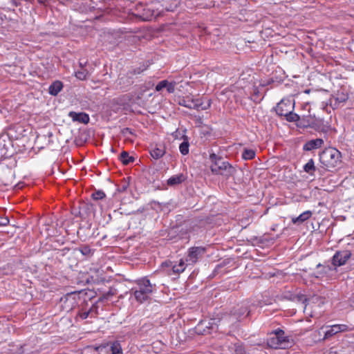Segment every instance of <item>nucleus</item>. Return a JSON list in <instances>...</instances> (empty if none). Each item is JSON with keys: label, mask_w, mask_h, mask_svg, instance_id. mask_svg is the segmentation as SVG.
I'll use <instances>...</instances> for the list:
<instances>
[{"label": "nucleus", "mask_w": 354, "mask_h": 354, "mask_svg": "<svg viewBox=\"0 0 354 354\" xmlns=\"http://www.w3.org/2000/svg\"><path fill=\"white\" fill-rule=\"evenodd\" d=\"M351 257L349 250H340L335 253L331 259V266H324L319 263L317 267L320 268L324 274H330V272H336L338 267L344 266Z\"/></svg>", "instance_id": "obj_1"}, {"label": "nucleus", "mask_w": 354, "mask_h": 354, "mask_svg": "<svg viewBox=\"0 0 354 354\" xmlns=\"http://www.w3.org/2000/svg\"><path fill=\"white\" fill-rule=\"evenodd\" d=\"M322 164L328 169L337 167L341 162V153L335 148L325 149L319 155Z\"/></svg>", "instance_id": "obj_2"}, {"label": "nucleus", "mask_w": 354, "mask_h": 354, "mask_svg": "<svg viewBox=\"0 0 354 354\" xmlns=\"http://www.w3.org/2000/svg\"><path fill=\"white\" fill-rule=\"evenodd\" d=\"M295 102L292 98H284L276 106V112L279 115L285 116L289 122L298 120L299 115L293 113Z\"/></svg>", "instance_id": "obj_3"}, {"label": "nucleus", "mask_w": 354, "mask_h": 354, "mask_svg": "<svg viewBox=\"0 0 354 354\" xmlns=\"http://www.w3.org/2000/svg\"><path fill=\"white\" fill-rule=\"evenodd\" d=\"M138 287L133 291L136 299L140 303L147 301L153 291V286L147 278L137 280Z\"/></svg>", "instance_id": "obj_4"}, {"label": "nucleus", "mask_w": 354, "mask_h": 354, "mask_svg": "<svg viewBox=\"0 0 354 354\" xmlns=\"http://www.w3.org/2000/svg\"><path fill=\"white\" fill-rule=\"evenodd\" d=\"M351 328L346 324H335L332 326H322L316 333L319 336L317 341H323L328 339L339 333H343L350 330Z\"/></svg>", "instance_id": "obj_5"}, {"label": "nucleus", "mask_w": 354, "mask_h": 354, "mask_svg": "<svg viewBox=\"0 0 354 354\" xmlns=\"http://www.w3.org/2000/svg\"><path fill=\"white\" fill-rule=\"evenodd\" d=\"M210 159L212 161V165H211L212 172L225 176H230L232 174L234 169L228 162L223 161L221 158H218L215 154L211 155Z\"/></svg>", "instance_id": "obj_6"}, {"label": "nucleus", "mask_w": 354, "mask_h": 354, "mask_svg": "<svg viewBox=\"0 0 354 354\" xmlns=\"http://www.w3.org/2000/svg\"><path fill=\"white\" fill-rule=\"evenodd\" d=\"M179 104L189 109L207 110L211 106V100H207L206 102H203L202 100L187 96L180 100Z\"/></svg>", "instance_id": "obj_7"}, {"label": "nucleus", "mask_w": 354, "mask_h": 354, "mask_svg": "<svg viewBox=\"0 0 354 354\" xmlns=\"http://www.w3.org/2000/svg\"><path fill=\"white\" fill-rule=\"evenodd\" d=\"M188 264L181 259L178 262L173 263L171 261H165L162 263V268L164 271L169 275L179 274L183 272Z\"/></svg>", "instance_id": "obj_8"}, {"label": "nucleus", "mask_w": 354, "mask_h": 354, "mask_svg": "<svg viewBox=\"0 0 354 354\" xmlns=\"http://www.w3.org/2000/svg\"><path fill=\"white\" fill-rule=\"evenodd\" d=\"M290 342L283 336V333L279 332L270 337L268 340V345L274 348L285 349L288 348Z\"/></svg>", "instance_id": "obj_9"}, {"label": "nucleus", "mask_w": 354, "mask_h": 354, "mask_svg": "<svg viewBox=\"0 0 354 354\" xmlns=\"http://www.w3.org/2000/svg\"><path fill=\"white\" fill-rule=\"evenodd\" d=\"M205 251V250L203 247L191 248L188 251V254L186 258L187 264L193 265L196 263L198 260L203 255Z\"/></svg>", "instance_id": "obj_10"}, {"label": "nucleus", "mask_w": 354, "mask_h": 354, "mask_svg": "<svg viewBox=\"0 0 354 354\" xmlns=\"http://www.w3.org/2000/svg\"><path fill=\"white\" fill-rule=\"evenodd\" d=\"M68 116L74 122H79L83 124H88L89 122V116L85 113L71 111L68 113Z\"/></svg>", "instance_id": "obj_11"}, {"label": "nucleus", "mask_w": 354, "mask_h": 354, "mask_svg": "<svg viewBox=\"0 0 354 354\" xmlns=\"http://www.w3.org/2000/svg\"><path fill=\"white\" fill-rule=\"evenodd\" d=\"M165 153V147L161 145H155L151 150L150 154L154 159H159Z\"/></svg>", "instance_id": "obj_12"}, {"label": "nucleus", "mask_w": 354, "mask_h": 354, "mask_svg": "<svg viewBox=\"0 0 354 354\" xmlns=\"http://www.w3.org/2000/svg\"><path fill=\"white\" fill-rule=\"evenodd\" d=\"M323 143H324L323 140L320 139V138L311 140L307 142L304 145V149L305 151H311L313 149H318L322 147Z\"/></svg>", "instance_id": "obj_13"}, {"label": "nucleus", "mask_w": 354, "mask_h": 354, "mask_svg": "<svg viewBox=\"0 0 354 354\" xmlns=\"http://www.w3.org/2000/svg\"><path fill=\"white\" fill-rule=\"evenodd\" d=\"M311 216L312 212L307 210L301 213L299 216L292 218V222L294 224L302 223L309 219Z\"/></svg>", "instance_id": "obj_14"}, {"label": "nucleus", "mask_w": 354, "mask_h": 354, "mask_svg": "<svg viewBox=\"0 0 354 354\" xmlns=\"http://www.w3.org/2000/svg\"><path fill=\"white\" fill-rule=\"evenodd\" d=\"M157 15L151 10L150 8H145L143 13L140 15V17L144 21H150L156 17Z\"/></svg>", "instance_id": "obj_15"}, {"label": "nucleus", "mask_w": 354, "mask_h": 354, "mask_svg": "<svg viewBox=\"0 0 354 354\" xmlns=\"http://www.w3.org/2000/svg\"><path fill=\"white\" fill-rule=\"evenodd\" d=\"M62 83L59 81L54 82L49 87V93L53 95H56L62 88Z\"/></svg>", "instance_id": "obj_16"}, {"label": "nucleus", "mask_w": 354, "mask_h": 354, "mask_svg": "<svg viewBox=\"0 0 354 354\" xmlns=\"http://www.w3.org/2000/svg\"><path fill=\"white\" fill-rule=\"evenodd\" d=\"M184 176L183 174L171 176L167 180V183L169 185H176L181 183L184 180Z\"/></svg>", "instance_id": "obj_17"}, {"label": "nucleus", "mask_w": 354, "mask_h": 354, "mask_svg": "<svg viewBox=\"0 0 354 354\" xmlns=\"http://www.w3.org/2000/svg\"><path fill=\"white\" fill-rule=\"evenodd\" d=\"M105 349V347H88L84 350L85 354H101Z\"/></svg>", "instance_id": "obj_18"}, {"label": "nucleus", "mask_w": 354, "mask_h": 354, "mask_svg": "<svg viewBox=\"0 0 354 354\" xmlns=\"http://www.w3.org/2000/svg\"><path fill=\"white\" fill-rule=\"evenodd\" d=\"M119 159L124 165H127L133 160V157L130 156L126 151L121 153V154L119 156Z\"/></svg>", "instance_id": "obj_19"}, {"label": "nucleus", "mask_w": 354, "mask_h": 354, "mask_svg": "<svg viewBox=\"0 0 354 354\" xmlns=\"http://www.w3.org/2000/svg\"><path fill=\"white\" fill-rule=\"evenodd\" d=\"M255 156V151L253 149H245L242 154V157L245 160H251Z\"/></svg>", "instance_id": "obj_20"}, {"label": "nucleus", "mask_w": 354, "mask_h": 354, "mask_svg": "<svg viewBox=\"0 0 354 354\" xmlns=\"http://www.w3.org/2000/svg\"><path fill=\"white\" fill-rule=\"evenodd\" d=\"M304 169L306 172L312 174L315 169L314 161L313 159L308 160V162L304 166Z\"/></svg>", "instance_id": "obj_21"}, {"label": "nucleus", "mask_w": 354, "mask_h": 354, "mask_svg": "<svg viewBox=\"0 0 354 354\" xmlns=\"http://www.w3.org/2000/svg\"><path fill=\"white\" fill-rule=\"evenodd\" d=\"M179 150L183 155H187L189 153V144L187 142H183L180 145Z\"/></svg>", "instance_id": "obj_22"}, {"label": "nucleus", "mask_w": 354, "mask_h": 354, "mask_svg": "<svg viewBox=\"0 0 354 354\" xmlns=\"http://www.w3.org/2000/svg\"><path fill=\"white\" fill-rule=\"evenodd\" d=\"M112 354H123L122 348L118 342L112 344Z\"/></svg>", "instance_id": "obj_23"}, {"label": "nucleus", "mask_w": 354, "mask_h": 354, "mask_svg": "<svg viewBox=\"0 0 354 354\" xmlns=\"http://www.w3.org/2000/svg\"><path fill=\"white\" fill-rule=\"evenodd\" d=\"M92 196L95 200H100L105 197V194L101 190H97L92 194Z\"/></svg>", "instance_id": "obj_24"}, {"label": "nucleus", "mask_w": 354, "mask_h": 354, "mask_svg": "<svg viewBox=\"0 0 354 354\" xmlns=\"http://www.w3.org/2000/svg\"><path fill=\"white\" fill-rule=\"evenodd\" d=\"M88 75V72L86 70H82L75 73V77L81 80H85Z\"/></svg>", "instance_id": "obj_25"}, {"label": "nucleus", "mask_w": 354, "mask_h": 354, "mask_svg": "<svg viewBox=\"0 0 354 354\" xmlns=\"http://www.w3.org/2000/svg\"><path fill=\"white\" fill-rule=\"evenodd\" d=\"M348 99V96L347 95L343 93H337V96H336V101L337 102H344L345 101H346Z\"/></svg>", "instance_id": "obj_26"}, {"label": "nucleus", "mask_w": 354, "mask_h": 354, "mask_svg": "<svg viewBox=\"0 0 354 354\" xmlns=\"http://www.w3.org/2000/svg\"><path fill=\"white\" fill-rule=\"evenodd\" d=\"M176 83L174 82H169L167 81V85H166L165 88L167 89L169 93H172L175 91Z\"/></svg>", "instance_id": "obj_27"}, {"label": "nucleus", "mask_w": 354, "mask_h": 354, "mask_svg": "<svg viewBox=\"0 0 354 354\" xmlns=\"http://www.w3.org/2000/svg\"><path fill=\"white\" fill-rule=\"evenodd\" d=\"M166 85H167V80H162L156 85V90L160 91L162 88L166 87Z\"/></svg>", "instance_id": "obj_28"}, {"label": "nucleus", "mask_w": 354, "mask_h": 354, "mask_svg": "<svg viewBox=\"0 0 354 354\" xmlns=\"http://www.w3.org/2000/svg\"><path fill=\"white\" fill-rule=\"evenodd\" d=\"M235 354H246V352L243 346H237L235 348Z\"/></svg>", "instance_id": "obj_29"}, {"label": "nucleus", "mask_w": 354, "mask_h": 354, "mask_svg": "<svg viewBox=\"0 0 354 354\" xmlns=\"http://www.w3.org/2000/svg\"><path fill=\"white\" fill-rule=\"evenodd\" d=\"M9 223V219L7 217L0 216V226H6Z\"/></svg>", "instance_id": "obj_30"}, {"label": "nucleus", "mask_w": 354, "mask_h": 354, "mask_svg": "<svg viewBox=\"0 0 354 354\" xmlns=\"http://www.w3.org/2000/svg\"><path fill=\"white\" fill-rule=\"evenodd\" d=\"M88 314H89V311H84V312L80 313L79 314V316L82 319H85L88 317Z\"/></svg>", "instance_id": "obj_31"}, {"label": "nucleus", "mask_w": 354, "mask_h": 354, "mask_svg": "<svg viewBox=\"0 0 354 354\" xmlns=\"http://www.w3.org/2000/svg\"><path fill=\"white\" fill-rule=\"evenodd\" d=\"M246 313H247V309L245 308H244V309H243L241 310V312H239V313H234V315L238 319V318H240L242 315H243Z\"/></svg>", "instance_id": "obj_32"}, {"label": "nucleus", "mask_w": 354, "mask_h": 354, "mask_svg": "<svg viewBox=\"0 0 354 354\" xmlns=\"http://www.w3.org/2000/svg\"><path fill=\"white\" fill-rule=\"evenodd\" d=\"M128 185H129V183L127 182H126V181L124 182L121 186V188L118 189V191L122 192V191L125 190L127 188Z\"/></svg>", "instance_id": "obj_33"}, {"label": "nucleus", "mask_w": 354, "mask_h": 354, "mask_svg": "<svg viewBox=\"0 0 354 354\" xmlns=\"http://www.w3.org/2000/svg\"><path fill=\"white\" fill-rule=\"evenodd\" d=\"M349 303L351 307H354V293L349 299Z\"/></svg>", "instance_id": "obj_34"}, {"label": "nucleus", "mask_w": 354, "mask_h": 354, "mask_svg": "<svg viewBox=\"0 0 354 354\" xmlns=\"http://www.w3.org/2000/svg\"><path fill=\"white\" fill-rule=\"evenodd\" d=\"M90 252V250L87 248H84L82 249V252L83 254H87Z\"/></svg>", "instance_id": "obj_35"}, {"label": "nucleus", "mask_w": 354, "mask_h": 354, "mask_svg": "<svg viewBox=\"0 0 354 354\" xmlns=\"http://www.w3.org/2000/svg\"><path fill=\"white\" fill-rule=\"evenodd\" d=\"M209 326H207V327H208V328H211L212 329H213V328H214V326H216V324H215V323H214V322H212V323H209Z\"/></svg>", "instance_id": "obj_36"}, {"label": "nucleus", "mask_w": 354, "mask_h": 354, "mask_svg": "<svg viewBox=\"0 0 354 354\" xmlns=\"http://www.w3.org/2000/svg\"><path fill=\"white\" fill-rule=\"evenodd\" d=\"M86 62H80V65L81 67H84L85 65H86Z\"/></svg>", "instance_id": "obj_37"}, {"label": "nucleus", "mask_w": 354, "mask_h": 354, "mask_svg": "<svg viewBox=\"0 0 354 354\" xmlns=\"http://www.w3.org/2000/svg\"><path fill=\"white\" fill-rule=\"evenodd\" d=\"M1 155L2 156H5V155H6V152H1Z\"/></svg>", "instance_id": "obj_38"}]
</instances>
